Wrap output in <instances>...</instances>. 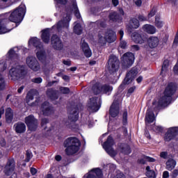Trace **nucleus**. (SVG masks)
<instances>
[{
  "label": "nucleus",
  "mask_w": 178,
  "mask_h": 178,
  "mask_svg": "<svg viewBox=\"0 0 178 178\" xmlns=\"http://www.w3.org/2000/svg\"><path fill=\"white\" fill-rule=\"evenodd\" d=\"M130 24H131L132 29H138V27H140V22L136 18H134L131 21Z\"/></svg>",
  "instance_id": "42"
},
{
  "label": "nucleus",
  "mask_w": 178,
  "mask_h": 178,
  "mask_svg": "<svg viewBox=\"0 0 178 178\" xmlns=\"http://www.w3.org/2000/svg\"><path fill=\"white\" fill-rule=\"evenodd\" d=\"M112 90H113L112 86L109 85L102 86L99 83H96L92 86V91L95 94H101V92H102L103 94H108L109 95Z\"/></svg>",
  "instance_id": "7"
},
{
  "label": "nucleus",
  "mask_w": 178,
  "mask_h": 178,
  "mask_svg": "<svg viewBox=\"0 0 178 178\" xmlns=\"http://www.w3.org/2000/svg\"><path fill=\"white\" fill-rule=\"evenodd\" d=\"M131 38L136 44H144L147 41V35L138 32H134L132 34Z\"/></svg>",
  "instance_id": "16"
},
{
  "label": "nucleus",
  "mask_w": 178,
  "mask_h": 178,
  "mask_svg": "<svg viewBox=\"0 0 178 178\" xmlns=\"http://www.w3.org/2000/svg\"><path fill=\"white\" fill-rule=\"evenodd\" d=\"M7 67L8 65L6 64V63H5V61L3 60H0V72H3L4 70H6Z\"/></svg>",
  "instance_id": "45"
},
{
  "label": "nucleus",
  "mask_w": 178,
  "mask_h": 178,
  "mask_svg": "<svg viewBox=\"0 0 178 178\" xmlns=\"http://www.w3.org/2000/svg\"><path fill=\"white\" fill-rule=\"evenodd\" d=\"M51 46L54 49H56L57 51H60V49H63V43H62V40L56 35H54L51 37Z\"/></svg>",
  "instance_id": "17"
},
{
  "label": "nucleus",
  "mask_w": 178,
  "mask_h": 178,
  "mask_svg": "<svg viewBox=\"0 0 178 178\" xmlns=\"http://www.w3.org/2000/svg\"><path fill=\"white\" fill-rule=\"evenodd\" d=\"M122 61L124 62V66L129 67L134 63V54L133 53H126L122 57Z\"/></svg>",
  "instance_id": "14"
},
{
  "label": "nucleus",
  "mask_w": 178,
  "mask_h": 178,
  "mask_svg": "<svg viewBox=\"0 0 178 178\" xmlns=\"http://www.w3.org/2000/svg\"><path fill=\"white\" fill-rule=\"evenodd\" d=\"M26 62L27 66L31 69V70H33V72H38V70H40V64L35 57L29 56L26 58Z\"/></svg>",
  "instance_id": "12"
},
{
  "label": "nucleus",
  "mask_w": 178,
  "mask_h": 178,
  "mask_svg": "<svg viewBox=\"0 0 178 178\" xmlns=\"http://www.w3.org/2000/svg\"><path fill=\"white\" fill-rule=\"evenodd\" d=\"M155 13H156V10L155 8L152 9L150 13L148 14V17H152L155 16Z\"/></svg>",
  "instance_id": "52"
},
{
  "label": "nucleus",
  "mask_w": 178,
  "mask_h": 178,
  "mask_svg": "<svg viewBox=\"0 0 178 178\" xmlns=\"http://www.w3.org/2000/svg\"><path fill=\"white\" fill-rule=\"evenodd\" d=\"M6 120L7 123H11L12 120H13V111L10 108H8L6 110Z\"/></svg>",
  "instance_id": "30"
},
{
  "label": "nucleus",
  "mask_w": 178,
  "mask_h": 178,
  "mask_svg": "<svg viewBox=\"0 0 178 178\" xmlns=\"http://www.w3.org/2000/svg\"><path fill=\"white\" fill-rule=\"evenodd\" d=\"M138 73L137 70H136V68H133L127 74V76L124 80V83L130 84V83L133 81V79L137 76Z\"/></svg>",
  "instance_id": "19"
},
{
  "label": "nucleus",
  "mask_w": 178,
  "mask_h": 178,
  "mask_svg": "<svg viewBox=\"0 0 178 178\" xmlns=\"http://www.w3.org/2000/svg\"><path fill=\"white\" fill-rule=\"evenodd\" d=\"M94 126V122L92 121V120H90L88 122V127H92Z\"/></svg>",
  "instance_id": "60"
},
{
  "label": "nucleus",
  "mask_w": 178,
  "mask_h": 178,
  "mask_svg": "<svg viewBox=\"0 0 178 178\" xmlns=\"http://www.w3.org/2000/svg\"><path fill=\"white\" fill-rule=\"evenodd\" d=\"M176 167V161L170 159L166 162L167 170H173Z\"/></svg>",
  "instance_id": "32"
},
{
  "label": "nucleus",
  "mask_w": 178,
  "mask_h": 178,
  "mask_svg": "<svg viewBox=\"0 0 178 178\" xmlns=\"http://www.w3.org/2000/svg\"><path fill=\"white\" fill-rule=\"evenodd\" d=\"M178 176V170H174L171 174L172 178H176Z\"/></svg>",
  "instance_id": "55"
},
{
  "label": "nucleus",
  "mask_w": 178,
  "mask_h": 178,
  "mask_svg": "<svg viewBox=\"0 0 178 178\" xmlns=\"http://www.w3.org/2000/svg\"><path fill=\"white\" fill-rule=\"evenodd\" d=\"M146 176L149 178H156V174H155L154 170H151V167L147 166L146 167Z\"/></svg>",
  "instance_id": "34"
},
{
  "label": "nucleus",
  "mask_w": 178,
  "mask_h": 178,
  "mask_svg": "<svg viewBox=\"0 0 178 178\" xmlns=\"http://www.w3.org/2000/svg\"><path fill=\"white\" fill-rule=\"evenodd\" d=\"M9 74L12 80H17L24 74V67L19 65H14L10 70Z\"/></svg>",
  "instance_id": "6"
},
{
  "label": "nucleus",
  "mask_w": 178,
  "mask_h": 178,
  "mask_svg": "<svg viewBox=\"0 0 178 178\" xmlns=\"http://www.w3.org/2000/svg\"><path fill=\"white\" fill-rule=\"evenodd\" d=\"M176 92V86L173 83H170L165 88L162 97L158 102H153V106L154 108H159L161 106H168L172 102V96Z\"/></svg>",
  "instance_id": "1"
},
{
  "label": "nucleus",
  "mask_w": 178,
  "mask_h": 178,
  "mask_svg": "<svg viewBox=\"0 0 178 178\" xmlns=\"http://www.w3.org/2000/svg\"><path fill=\"white\" fill-rule=\"evenodd\" d=\"M24 15H26V5L22 3L10 13L9 20L13 22V23H16L17 25L22 23Z\"/></svg>",
  "instance_id": "4"
},
{
  "label": "nucleus",
  "mask_w": 178,
  "mask_h": 178,
  "mask_svg": "<svg viewBox=\"0 0 178 178\" xmlns=\"http://www.w3.org/2000/svg\"><path fill=\"white\" fill-rule=\"evenodd\" d=\"M33 83H36V84H40V83H42V79L40 77L38 78H34L32 79Z\"/></svg>",
  "instance_id": "49"
},
{
  "label": "nucleus",
  "mask_w": 178,
  "mask_h": 178,
  "mask_svg": "<svg viewBox=\"0 0 178 178\" xmlns=\"http://www.w3.org/2000/svg\"><path fill=\"white\" fill-rule=\"evenodd\" d=\"M72 10L74 13L76 17H77V19H80V12H79V8H77V3H76V2L73 3Z\"/></svg>",
  "instance_id": "38"
},
{
  "label": "nucleus",
  "mask_w": 178,
  "mask_h": 178,
  "mask_svg": "<svg viewBox=\"0 0 178 178\" xmlns=\"http://www.w3.org/2000/svg\"><path fill=\"white\" fill-rule=\"evenodd\" d=\"M136 90V86H133L128 90V94H133Z\"/></svg>",
  "instance_id": "57"
},
{
  "label": "nucleus",
  "mask_w": 178,
  "mask_h": 178,
  "mask_svg": "<svg viewBox=\"0 0 178 178\" xmlns=\"http://www.w3.org/2000/svg\"><path fill=\"white\" fill-rule=\"evenodd\" d=\"M143 30L147 33V34H155L156 33V28L152 25L145 24L143 26Z\"/></svg>",
  "instance_id": "28"
},
{
  "label": "nucleus",
  "mask_w": 178,
  "mask_h": 178,
  "mask_svg": "<svg viewBox=\"0 0 178 178\" xmlns=\"http://www.w3.org/2000/svg\"><path fill=\"white\" fill-rule=\"evenodd\" d=\"M7 99H10L14 106H17V105H19V99L16 96L8 95L7 96Z\"/></svg>",
  "instance_id": "35"
},
{
  "label": "nucleus",
  "mask_w": 178,
  "mask_h": 178,
  "mask_svg": "<svg viewBox=\"0 0 178 178\" xmlns=\"http://www.w3.org/2000/svg\"><path fill=\"white\" fill-rule=\"evenodd\" d=\"M17 51L18 49L17 47L10 49L6 54V60H11L12 62H13V60H17V58H19L17 53Z\"/></svg>",
  "instance_id": "20"
},
{
  "label": "nucleus",
  "mask_w": 178,
  "mask_h": 178,
  "mask_svg": "<svg viewBox=\"0 0 178 178\" xmlns=\"http://www.w3.org/2000/svg\"><path fill=\"white\" fill-rule=\"evenodd\" d=\"M138 19L140 22H145V20H147V17H144L143 15H140Z\"/></svg>",
  "instance_id": "62"
},
{
  "label": "nucleus",
  "mask_w": 178,
  "mask_h": 178,
  "mask_svg": "<svg viewBox=\"0 0 178 178\" xmlns=\"http://www.w3.org/2000/svg\"><path fill=\"white\" fill-rule=\"evenodd\" d=\"M109 19L110 20H113V22H118V19H120V16L115 12H113L110 13Z\"/></svg>",
  "instance_id": "41"
},
{
  "label": "nucleus",
  "mask_w": 178,
  "mask_h": 178,
  "mask_svg": "<svg viewBox=\"0 0 178 178\" xmlns=\"http://www.w3.org/2000/svg\"><path fill=\"white\" fill-rule=\"evenodd\" d=\"M145 159H146V161H147V162H155V159L154 158H152V157L146 156L145 158Z\"/></svg>",
  "instance_id": "59"
},
{
  "label": "nucleus",
  "mask_w": 178,
  "mask_h": 178,
  "mask_svg": "<svg viewBox=\"0 0 178 178\" xmlns=\"http://www.w3.org/2000/svg\"><path fill=\"white\" fill-rule=\"evenodd\" d=\"M87 106L89 112H98L101 107V99L97 97H90Z\"/></svg>",
  "instance_id": "8"
},
{
  "label": "nucleus",
  "mask_w": 178,
  "mask_h": 178,
  "mask_svg": "<svg viewBox=\"0 0 178 178\" xmlns=\"http://www.w3.org/2000/svg\"><path fill=\"white\" fill-rule=\"evenodd\" d=\"M154 120H155V115H154V113L151 111V110L148 109L145 117L146 124H148L149 123H152Z\"/></svg>",
  "instance_id": "29"
},
{
  "label": "nucleus",
  "mask_w": 178,
  "mask_h": 178,
  "mask_svg": "<svg viewBox=\"0 0 178 178\" xmlns=\"http://www.w3.org/2000/svg\"><path fill=\"white\" fill-rule=\"evenodd\" d=\"M111 178H126V176L122 172H118L116 175H111Z\"/></svg>",
  "instance_id": "47"
},
{
  "label": "nucleus",
  "mask_w": 178,
  "mask_h": 178,
  "mask_svg": "<svg viewBox=\"0 0 178 178\" xmlns=\"http://www.w3.org/2000/svg\"><path fill=\"white\" fill-rule=\"evenodd\" d=\"M14 130L17 134H22L26 131V124L23 122H17L14 124Z\"/></svg>",
  "instance_id": "22"
},
{
  "label": "nucleus",
  "mask_w": 178,
  "mask_h": 178,
  "mask_svg": "<svg viewBox=\"0 0 178 178\" xmlns=\"http://www.w3.org/2000/svg\"><path fill=\"white\" fill-rule=\"evenodd\" d=\"M68 119L71 120V122H76V120L79 119V112H77V110H72L68 116Z\"/></svg>",
  "instance_id": "31"
},
{
  "label": "nucleus",
  "mask_w": 178,
  "mask_h": 178,
  "mask_svg": "<svg viewBox=\"0 0 178 178\" xmlns=\"http://www.w3.org/2000/svg\"><path fill=\"white\" fill-rule=\"evenodd\" d=\"M57 3H61V5H65L66 2H67V0H54Z\"/></svg>",
  "instance_id": "58"
},
{
  "label": "nucleus",
  "mask_w": 178,
  "mask_h": 178,
  "mask_svg": "<svg viewBox=\"0 0 178 178\" xmlns=\"http://www.w3.org/2000/svg\"><path fill=\"white\" fill-rule=\"evenodd\" d=\"M120 40H122V38H123V35H124V33L123 31H120ZM120 48H122V49H126L127 48V43L124 40L120 41Z\"/></svg>",
  "instance_id": "36"
},
{
  "label": "nucleus",
  "mask_w": 178,
  "mask_h": 178,
  "mask_svg": "<svg viewBox=\"0 0 178 178\" xmlns=\"http://www.w3.org/2000/svg\"><path fill=\"white\" fill-rule=\"evenodd\" d=\"M13 170H15V162L13 161H8L5 167V173L9 176Z\"/></svg>",
  "instance_id": "25"
},
{
  "label": "nucleus",
  "mask_w": 178,
  "mask_h": 178,
  "mask_svg": "<svg viewBox=\"0 0 178 178\" xmlns=\"http://www.w3.org/2000/svg\"><path fill=\"white\" fill-rule=\"evenodd\" d=\"M81 48L85 56H86V58H90V56L92 55V52L91 51L88 44L86 42H83L81 44Z\"/></svg>",
  "instance_id": "24"
},
{
  "label": "nucleus",
  "mask_w": 178,
  "mask_h": 178,
  "mask_svg": "<svg viewBox=\"0 0 178 178\" xmlns=\"http://www.w3.org/2000/svg\"><path fill=\"white\" fill-rule=\"evenodd\" d=\"M25 123L31 131H35L38 126V121L33 115L25 118Z\"/></svg>",
  "instance_id": "11"
},
{
  "label": "nucleus",
  "mask_w": 178,
  "mask_h": 178,
  "mask_svg": "<svg viewBox=\"0 0 178 178\" xmlns=\"http://www.w3.org/2000/svg\"><path fill=\"white\" fill-rule=\"evenodd\" d=\"M168 67H169V60H165L163 63V66L161 68V74L163 73V72L167 71Z\"/></svg>",
  "instance_id": "44"
},
{
  "label": "nucleus",
  "mask_w": 178,
  "mask_h": 178,
  "mask_svg": "<svg viewBox=\"0 0 178 178\" xmlns=\"http://www.w3.org/2000/svg\"><path fill=\"white\" fill-rule=\"evenodd\" d=\"M178 134V128L177 127H172L170 128L167 133L165 134L164 140L165 141H170L173 140V138L177 137Z\"/></svg>",
  "instance_id": "15"
},
{
  "label": "nucleus",
  "mask_w": 178,
  "mask_h": 178,
  "mask_svg": "<svg viewBox=\"0 0 178 178\" xmlns=\"http://www.w3.org/2000/svg\"><path fill=\"white\" fill-rule=\"evenodd\" d=\"M95 175L97 177H95ZM104 178L102 170L99 168H95L83 176V178Z\"/></svg>",
  "instance_id": "18"
},
{
  "label": "nucleus",
  "mask_w": 178,
  "mask_h": 178,
  "mask_svg": "<svg viewBox=\"0 0 178 178\" xmlns=\"http://www.w3.org/2000/svg\"><path fill=\"white\" fill-rule=\"evenodd\" d=\"M178 44V32L175 35V38L173 42V47H177Z\"/></svg>",
  "instance_id": "54"
},
{
  "label": "nucleus",
  "mask_w": 178,
  "mask_h": 178,
  "mask_svg": "<svg viewBox=\"0 0 178 178\" xmlns=\"http://www.w3.org/2000/svg\"><path fill=\"white\" fill-rule=\"evenodd\" d=\"M26 156L27 157L26 159V161L29 162L30 161V159H31L32 156H31V154H30V153H27Z\"/></svg>",
  "instance_id": "64"
},
{
  "label": "nucleus",
  "mask_w": 178,
  "mask_h": 178,
  "mask_svg": "<svg viewBox=\"0 0 178 178\" xmlns=\"http://www.w3.org/2000/svg\"><path fill=\"white\" fill-rule=\"evenodd\" d=\"M108 65L110 67V72L114 73L119 70V59L115 56H111L108 60Z\"/></svg>",
  "instance_id": "13"
},
{
  "label": "nucleus",
  "mask_w": 178,
  "mask_h": 178,
  "mask_svg": "<svg viewBox=\"0 0 178 178\" xmlns=\"http://www.w3.org/2000/svg\"><path fill=\"white\" fill-rule=\"evenodd\" d=\"M37 94V91L35 90H31L28 92L26 95V102L29 104L30 101H33L34 99V95Z\"/></svg>",
  "instance_id": "37"
},
{
  "label": "nucleus",
  "mask_w": 178,
  "mask_h": 178,
  "mask_svg": "<svg viewBox=\"0 0 178 178\" xmlns=\"http://www.w3.org/2000/svg\"><path fill=\"white\" fill-rule=\"evenodd\" d=\"M134 3L136 6H138V8H140L141 5H143V1L141 0H134Z\"/></svg>",
  "instance_id": "53"
},
{
  "label": "nucleus",
  "mask_w": 178,
  "mask_h": 178,
  "mask_svg": "<svg viewBox=\"0 0 178 178\" xmlns=\"http://www.w3.org/2000/svg\"><path fill=\"white\" fill-rule=\"evenodd\" d=\"M116 41V33L113 31H108L105 35L99 34V44L100 45H105L106 42H113Z\"/></svg>",
  "instance_id": "5"
},
{
  "label": "nucleus",
  "mask_w": 178,
  "mask_h": 178,
  "mask_svg": "<svg viewBox=\"0 0 178 178\" xmlns=\"http://www.w3.org/2000/svg\"><path fill=\"white\" fill-rule=\"evenodd\" d=\"M161 158H163V159H166L168 158V152H163L160 154Z\"/></svg>",
  "instance_id": "56"
},
{
  "label": "nucleus",
  "mask_w": 178,
  "mask_h": 178,
  "mask_svg": "<svg viewBox=\"0 0 178 178\" xmlns=\"http://www.w3.org/2000/svg\"><path fill=\"white\" fill-rule=\"evenodd\" d=\"M110 115L111 118H116L119 115V102H113L110 108Z\"/></svg>",
  "instance_id": "21"
},
{
  "label": "nucleus",
  "mask_w": 178,
  "mask_h": 178,
  "mask_svg": "<svg viewBox=\"0 0 178 178\" xmlns=\"http://www.w3.org/2000/svg\"><path fill=\"white\" fill-rule=\"evenodd\" d=\"M168 177H169V172L164 171L163 172V178H168Z\"/></svg>",
  "instance_id": "63"
},
{
  "label": "nucleus",
  "mask_w": 178,
  "mask_h": 178,
  "mask_svg": "<svg viewBox=\"0 0 178 178\" xmlns=\"http://www.w3.org/2000/svg\"><path fill=\"white\" fill-rule=\"evenodd\" d=\"M29 45L30 48L32 47H35V52L36 56L39 60H44L47 58V55L45 54V50L42 47V44L40 41V39L37 38H32L29 41Z\"/></svg>",
  "instance_id": "3"
},
{
  "label": "nucleus",
  "mask_w": 178,
  "mask_h": 178,
  "mask_svg": "<svg viewBox=\"0 0 178 178\" xmlns=\"http://www.w3.org/2000/svg\"><path fill=\"white\" fill-rule=\"evenodd\" d=\"M155 26L157 29H162V27H163V22L161 21L159 17H156Z\"/></svg>",
  "instance_id": "43"
},
{
  "label": "nucleus",
  "mask_w": 178,
  "mask_h": 178,
  "mask_svg": "<svg viewBox=\"0 0 178 178\" xmlns=\"http://www.w3.org/2000/svg\"><path fill=\"white\" fill-rule=\"evenodd\" d=\"M70 91V90H69V88H60V92L63 94H69Z\"/></svg>",
  "instance_id": "51"
},
{
  "label": "nucleus",
  "mask_w": 178,
  "mask_h": 178,
  "mask_svg": "<svg viewBox=\"0 0 178 178\" xmlns=\"http://www.w3.org/2000/svg\"><path fill=\"white\" fill-rule=\"evenodd\" d=\"M120 151L122 152V154H129L131 152L130 149V147L127 145H121L120 147Z\"/></svg>",
  "instance_id": "33"
},
{
  "label": "nucleus",
  "mask_w": 178,
  "mask_h": 178,
  "mask_svg": "<svg viewBox=\"0 0 178 178\" xmlns=\"http://www.w3.org/2000/svg\"><path fill=\"white\" fill-rule=\"evenodd\" d=\"M40 110L42 111V115H51L52 113V107L49 106V103L44 102Z\"/></svg>",
  "instance_id": "23"
},
{
  "label": "nucleus",
  "mask_w": 178,
  "mask_h": 178,
  "mask_svg": "<svg viewBox=\"0 0 178 178\" xmlns=\"http://www.w3.org/2000/svg\"><path fill=\"white\" fill-rule=\"evenodd\" d=\"M64 146L67 147L65 149L67 155H73L80 149V140L77 138H68L65 140Z\"/></svg>",
  "instance_id": "2"
},
{
  "label": "nucleus",
  "mask_w": 178,
  "mask_h": 178,
  "mask_svg": "<svg viewBox=\"0 0 178 178\" xmlns=\"http://www.w3.org/2000/svg\"><path fill=\"white\" fill-rule=\"evenodd\" d=\"M3 88H5V81L2 75L0 74V90H3Z\"/></svg>",
  "instance_id": "46"
},
{
  "label": "nucleus",
  "mask_w": 178,
  "mask_h": 178,
  "mask_svg": "<svg viewBox=\"0 0 178 178\" xmlns=\"http://www.w3.org/2000/svg\"><path fill=\"white\" fill-rule=\"evenodd\" d=\"M72 10L67 11V14L63 21H60L56 26H54L53 29H56L57 31H60L62 30H67L69 27V22H70V14Z\"/></svg>",
  "instance_id": "10"
},
{
  "label": "nucleus",
  "mask_w": 178,
  "mask_h": 178,
  "mask_svg": "<svg viewBox=\"0 0 178 178\" xmlns=\"http://www.w3.org/2000/svg\"><path fill=\"white\" fill-rule=\"evenodd\" d=\"M122 119H123L124 124H127V111H125L123 113Z\"/></svg>",
  "instance_id": "48"
},
{
  "label": "nucleus",
  "mask_w": 178,
  "mask_h": 178,
  "mask_svg": "<svg viewBox=\"0 0 178 178\" xmlns=\"http://www.w3.org/2000/svg\"><path fill=\"white\" fill-rule=\"evenodd\" d=\"M147 42L150 48H156V47H158V44H159V39L158 38V37L152 36L148 39Z\"/></svg>",
  "instance_id": "26"
},
{
  "label": "nucleus",
  "mask_w": 178,
  "mask_h": 178,
  "mask_svg": "<svg viewBox=\"0 0 178 178\" xmlns=\"http://www.w3.org/2000/svg\"><path fill=\"white\" fill-rule=\"evenodd\" d=\"M131 49L132 51H138L140 49V47H138V45L136 44L131 47Z\"/></svg>",
  "instance_id": "61"
},
{
  "label": "nucleus",
  "mask_w": 178,
  "mask_h": 178,
  "mask_svg": "<svg viewBox=\"0 0 178 178\" xmlns=\"http://www.w3.org/2000/svg\"><path fill=\"white\" fill-rule=\"evenodd\" d=\"M154 130H155L156 133H162V131H163V128H162V127L155 126Z\"/></svg>",
  "instance_id": "50"
},
{
  "label": "nucleus",
  "mask_w": 178,
  "mask_h": 178,
  "mask_svg": "<svg viewBox=\"0 0 178 178\" xmlns=\"http://www.w3.org/2000/svg\"><path fill=\"white\" fill-rule=\"evenodd\" d=\"M51 30L50 29H44L42 31V35L41 38L43 42H45V44H48L49 42V36L51 35Z\"/></svg>",
  "instance_id": "27"
},
{
  "label": "nucleus",
  "mask_w": 178,
  "mask_h": 178,
  "mask_svg": "<svg viewBox=\"0 0 178 178\" xmlns=\"http://www.w3.org/2000/svg\"><path fill=\"white\" fill-rule=\"evenodd\" d=\"M113 145H115L113 138L111 136H108L107 140L103 144V148L110 156L113 157L116 156L118 152L113 150V148H112Z\"/></svg>",
  "instance_id": "9"
},
{
  "label": "nucleus",
  "mask_w": 178,
  "mask_h": 178,
  "mask_svg": "<svg viewBox=\"0 0 178 178\" xmlns=\"http://www.w3.org/2000/svg\"><path fill=\"white\" fill-rule=\"evenodd\" d=\"M82 31H83V29H81V26L80 25V24L75 23V25L74 26V33H75V34H77L78 35H80Z\"/></svg>",
  "instance_id": "39"
},
{
  "label": "nucleus",
  "mask_w": 178,
  "mask_h": 178,
  "mask_svg": "<svg viewBox=\"0 0 178 178\" xmlns=\"http://www.w3.org/2000/svg\"><path fill=\"white\" fill-rule=\"evenodd\" d=\"M10 30L6 29L5 25H3V21H0V34H5L6 33H9Z\"/></svg>",
  "instance_id": "40"
}]
</instances>
